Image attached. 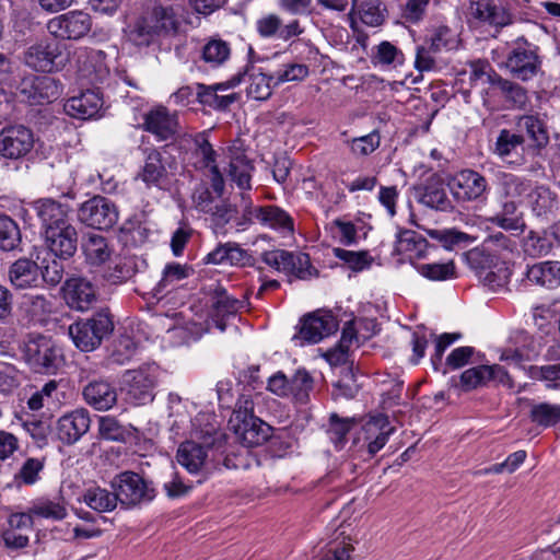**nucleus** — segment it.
<instances>
[{
  "instance_id": "29",
  "label": "nucleus",
  "mask_w": 560,
  "mask_h": 560,
  "mask_svg": "<svg viewBox=\"0 0 560 560\" xmlns=\"http://www.w3.org/2000/svg\"><path fill=\"white\" fill-rule=\"evenodd\" d=\"M33 208L45 231L70 222L71 208L51 198H42L33 203Z\"/></svg>"
},
{
  "instance_id": "44",
  "label": "nucleus",
  "mask_w": 560,
  "mask_h": 560,
  "mask_svg": "<svg viewBox=\"0 0 560 560\" xmlns=\"http://www.w3.org/2000/svg\"><path fill=\"white\" fill-rule=\"evenodd\" d=\"M22 242L19 224L9 215H0V249L11 252L16 249Z\"/></svg>"
},
{
  "instance_id": "20",
  "label": "nucleus",
  "mask_w": 560,
  "mask_h": 560,
  "mask_svg": "<svg viewBox=\"0 0 560 560\" xmlns=\"http://www.w3.org/2000/svg\"><path fill=\"white\" fill-rule=\"evenodd\" d=\"M66 303L75 311L84 312L96 302L97 295L94 284L82 277H71L62 285Z\"/></svg>"
},
{
  "instance_id": "45",
  "label": "nucleus",
  "mask_w": 560,
  "mask_h": 560,
  "mask_svg": "<svg viewBox=\"0 0 560 560\" xmlns=\"http://www.w3.org/2000/svg\"><path fill=\"white\" fill-rule=\"evenodd\" d=\"M524 252L532 257L546 256L553 246L551 232L544 231L541 233L530 231L524 240Z\"/></svg>"
},
{
  "instance_id": "7",
  "label": "nucleus",
  "mask_w": 560,
  "mask_h": 560,
  "mask_svg": "<svg viewBox=\"0 0 560 560\" xmlns=\"http://www.w3.org/2000/svg\"><path fill=\"white\" fill-rule=\"evenodd\" d=\"M504 65L513 78L528 81L541 69L538 48L526 39L518 38L508 52Z\"/></svg>"
},
{
  "instance_id": "42",
  "label": "nucleus",
  "mask_w": 560,
  "mask_h": 560,
  "mask_svg": "<svg viewBox=\"0 0 560 560\" xmlns=\"http://www.w3.org/2000/svg\"><path fill=\"white\" fill-rule=\"evenodd\" d=\"M489 372L488 365L474 366L465 370L458 380L453 377L452 383L463 392H470L479 386H485L490 381Z\"/></svg>"
},
{
  "instance_id": "40",
  "label": "nucleus",
  "mask_w": 560,
  "mask_h": 560,
  "mask_svg": "<svg viewBox=\"0 0 560 560\" xmlns=\"http://www.w3.org/2000/svg\"><path fill=\"white\" fill-rule=\"evenodd\" d=\"M419 201L432 209L448 211L453 208L446 190L438 182H429L421 189Z\"/></svg>"
},
{
  "instance_id": "55",
  "label": "nucleus",
  "mask_w": 560,
  "mask_h": 560,
  "mask_svg": "<svg viewBox=\"0 0 560 560\" xmlns=\"http://www.w3.org/2000/svg\"><path fill=\"white\" fill-rule=\"evenodd\" d=\"M469 80L471 85L478 81L487 82L490 85L495 84V79L500 78V74L495 72L489 61L483 59H477L469 62Z\"/></svg>"
},
{
  "instance_id": "49",
  "label": "nucleus",
  "mask_w": 560,
  "mask_h": 560,
  "mask_svg": "<svg viewBox=\"0 0 560 560\" xmlns=\"http://www.w3.org/2000/svg\"><path fill=\"white\" fill-rule=\"evenodd\" d=\"M529 418L537 425L544 428L553 427L560 421V405L548 402L533 405Z\"/></svg>"
},
{
  "instance_id": "22",
  "label": "nucleus",
  "mask_w": 560,
  "mask_h": 560,
  "mask_svg": "<svg viewBox=\"0 0 560 560\" xmlns=\"http://www.w3.org/2000/svg\"><path fill=\"white\" fill-rule=\"evenodd\" d=\"M143 127L158 140L166 141L177 135L179 122L176 113H171L164 106H158L144 115Z\"/></svg>"
},
{
  "instance_id": "58",
  "label": "nucleus",
  "mask_w": 560,
  "mask_h": 560,
  "mask_svg": "<svg viewBox=\"0 0 560 560\" xmlns=\"http://www.w3.org/2000/svg\"><path fill=\"white\" fill-rule=\"evenodd\" d=\"M429 4L430 0H406L400 16L407 23L418 24L424 19Z\"/></svg>"
},
{
  "instance_id": "39",
  "label": "nucleus",
  "mask_w": 560,
  "mask_h": 560,
  "mask_svg": "<svg viewBox=\"0 0 560 560\" xmlns=\"http://www.w3.org/2000/svg\"><path fill=\"white\" fill-rule=\"evenodd\" d=\"M85 504L96 512H110L116 509L118 498L116 491H108L98 486L88 488L83 493Z\"/></svg>"
},
{
  "instance_id": "32",
  "label": "nucleus",
  "mask_w": 560,
  "mask_h": 560,
  "mask_svg": "<svg viewBox=\"0 0 560 560\" xmlns=\"http://www.w3.org/2000/svg\"><path fill=\"white\" fill-rule=\"evenodd\" d=\"M82 250L86 261L93 266L105 264L113 254L108 240L96 233H88L83 237Z\"/></svg>"
},
{
  "instance_id": "15",
  "label": "nucleus",
  "mask_w": 560,
  "mask_h": 560,
  "mask_svg": "<svg viewBox=\"0 0 560 560\" xmlns=\"http://www.w3.org/2000/svg\"><path fill=\"white\" fill-rule=\"evenodd\" d=\"M338 326V320L330 312L317 311L305 315L301 319L299 335L294 336V339L317 343L335 334Z\"/></svg>"
},
{
  "instance_id": "48",
  "label": "nucleus",
  "mask_w": 560,
  "mask_h": 560,
  "mask_svg": "<svg viewBox=\"0 0 560 560\" xmlns=\"http://www.w3.org/2000/svg\"><path fill=\"white\" fill-rule=\"evenodd\" d=\"M354 423V418H340L337 413L330 415L327 434L337 448L341 450L345 446L347 434L351 431Z\"/></svg>"
},
{
  "instance_id": "14",
  "label": "nucleus",
  "mask_w": 560,
  "mask_h": 560,
  "mask_svg": "<svg viewBox=\"0 0 560 560\" xmlns=\"http://www.w3.org/2000/svg\"><path fill=\"white\" fill-rule=\"evenodd\" d=\"M34 147V136L24 125H11L0 131V155L19 160L27 155Z\"/></svg>"
},
{
  "instance_id": "5",
  "label": "nucleus",
  "mask_w": 560,
  "mask_h": 560,
  "mask_svg": "<svg viewBox=\"0 0 560 560\" xmlns=\"http://www.w3.org/2000/svg\"><path fill=\"white\" fill-rule=\"evenodd\" d=\"M23 354L36 373H55L62 363L61 350L51 338L42 335L30 338L24 346Z\"/></svg>"
},
{
  "instance_id": "47",
  "label": "nucleus",
  "mask_w": 560,
  "mask_h": 560,
  "mask_svg": "<svg viewBox=\"0 0 560 560\" xmlns=\"http://www.w3.org/2000/svg\"><path fill=\"white\" fill-rule=\"evenodd\" d=\"M419 275L431 281H445L456 278V268L452 260L447 262L417 264Z\"/></svg>"
},
{
  "instance_id": "36",
  "label": "nucleus",
  "mask_w": 560,
  "mask_h": 560,
  "mask_svg": "<svg viewBox=\"0 0 560 560\" xmlns=\"http://www.w3.org/2000/svg\"><path fill=\"white\" fill-rule=\"evenodd\" d=\"M517 131L526 132L537 149L545 148L549 142V135L544 121L535 115H522L515 122Z\"/></svg>"
},
{
  "instance_id": "8",
  "label": "nucleus",
  "mask_w": 560,
  "mask_h": 560,
  "mask_svg": "<svg viewBox=\"0 0 560 560\" xmlns=\"http://www.w3.org/2000/svg\"><path fill=\"white\" fill-rule=\"evenodd\" d=\"M93 20L83 10H72L51 18L47 24L48 33L58 40H80L92 30Z\"/></svg>"
},
{
  "instance_id": "59",
  "label": "nucleus",
  "mask_w": 560,
  "mask_h": 560,
  "mask_svg": "<svg viewBox=\"0 0 560 560\" xmlns=\"http://www.w3.org/2000/svg\"><path fill=\"white\" fill-rule=\"evenodd\" d=\"M308 67L303 63H289L282 70L272 74L276 78L275 86L284 82L302 81L308 75Z\"/></svg>"
},
{
  "instance_id": "46",
  "label": "nucleus",
  "mask_w": 560,
  "mask_h": 560,
  "mask_svg": "<svg viewBox=\"0 0 560 560\" xmlns=\"http://www.w3.org/2000/svg\"><path fill=\"white\" fill-rule=\"evenodd\" d=\"M313 390V378L305 370H299L289 378V396L299 402L306 404Z\"/></svg>"
},
{
  "instance_id": "50",
  "label": "nucleus",
  "mask_w": 560,
  "mask_h": 560,
  "mask_svg": "<svg viewBox=\"0 0 560 560\" xmlns=\"http://www.w3.org/2000/svg\"><path fill=\"white\" fill-rule=\"evenodd\" d=\"M230 52L226 42L212 38L202 47V59L212 67H218L229 58Z\"/></svg>"
},
{
  "instance_id": "19",
  "label": "nucleus",
  "mask_w": 560,
  "mask_h": 560,
  "mask_svg": "<svg viewBox=\"0 0 560 560\" xmlns=\"http://www.w3.org/2000/svg\"><path fill=\"white\" fill-rule=\"evenodd\" d=\"M104 100L95 90H86L80 95L68 98L63 105L65 113L72 118L89 120L102 116Z\"/></svg>"
},
{
  "instance_id": "63",
  "label": "nucleus",
  "mask_w": 560,
  "mask_h": 560,
  "mask_svg": "<svg viewBox=\"0 0 560 560\" xmlns=\"http://www.w3.org/2000/svg\"><path fill=\"white\" fill-rule=\"evenodd\" d=\"M135 275V268L127 261H118L114 267H108L104 272V279L112 283L118 284L127 281Z\"/></svg>"
},
{
  "instance_id": "18",
  "label": "nucleus",
  "mask_w": 560,
  "mask_h": 560,
  "mask_svg": "<svg viewBox=\"0 0 560 560\" xmlns=\"http://www.w3.org/2000/svg\"><path fill=\"white\" fill-rule=\"evenodd\" d=\"M44 238L55 257L68 259L77 253L79 234L71 222L45 231Z\"/></svg>"
},
{
  "instance_id": "33",
  "label": "nucleus",
  "mask_w": 560,
  "mask_h": 560,
  "mask_svg": "<svg viewBox=\"0 0 560 560\" xmlns=\"http://www.w3.org/2000/svg\"><path fill=\"white\" fill-rule=\"evenodd\" d=\"M427 248L428 242L421 234L412 230H401L397 234L394 252L409 258H421L424 257Z\"/></svg>"
},
{
  "instance_id": "52",
  "label": "nucleus",
  "mask_w": 560,
  "mask_h": 560,
  "mask_svg": "<svg viewBox=\"0 0 560 560\" xmlns=\"http://www.w3.org/2000/svg\"><path fill=\"white\" fill-rule=\"evenodd\" d=\"M58 382L51 380L44 384L40 389H37L27 400V407L37 411L49 404L57 400Z\"/></svg>"
},
{
  "instance_id": "37",
  "label": "nucleus",
  "mask_w": 560,
  "mask_h": 560,
  "mask_svg": "<svg viewBox=\"0 0 560 560\" xmlns=\"http://www.w3.org/2000/svg\"><path fill=\"white\" fill-rule=\"evenodd\" d=\"M528 203L536 217L548 219L557 208V195L547 186H537L528 194Z\"/></svg>"
},
{
  "instance_id": "10",
  "label": "nucleus",
  "mask_w": 560,
  "mask_h": 560,
  "mask_svg": "<svg viewBox=\"0 0 560 560\" xmlns=\"http://www.w3.org/2000/svg\"><path fill=\"white\" fill-rule=\"evenodd\" d=\"M78 219L86 226L108 230L118 221V209L109 199L94 196L80 205Z\"/></svg>"
},
{
  "instance_id": "17",
  "label": "nucleus",
  "mask_w": 560,
  "mask_h": 560,
  "mask_svg": "<svg viewBox=\"0 0 560 560\" xmlns=\"http://www.w3.org/2000/svg\"><path fill=\"white\" fill-rule=\"evenodd\" d=\"M229 159V176L238 188L249 190L252 188V175L255 170L253 161L247 156L244 142L241 139L232 141L226 149Z\"/></svg>"
},
{
  "instance_id": "57",
  "label": "nucleus",
  "mask_w": 560,
  "mask_h": 560,
  "mask_svg": "<svg viewBox=\"0 0 560 560\" xmlns=\"http://www.w3.org/2000/svg\"><path fill=\"white\" fill-rule=\"evenodd\" d=\"M190 268L177 262L167 264L163 270L162 279L158 283V291H167L177 281L189 276Z\"/></svg>"
},
{
  "instance_id": "27",
  "label": "nucleus",
  "mask_w": 560,
  "mask_h": 560,
  "mask_svg": "<svg viewBox=\"0 0 560 560\" xmlns=\"http://www.w3.org/2000/svg\"><path fill=\"white\" fill-rule=\"evenodd\" d=\"M143 154L144 162L137 177L148 187H160L168 178L167 162L163 153L155 148H145Z\"/></svg>"
},
{
  "instance_id": "2",
  "label": "nucleus",
  "mask_w": 560,
  "mask_h": 560,
  "mask_svg": "<svg viewBox=\"0 0 560 560\" xmlns=\"http://www.w3.org/2000/svg\"><path fill=\"white\" fill-rule=\"evenodd\" d=\"M176 28V15L171 0H154L152 7L129 25L127 36L136 46L147 47L161 35Z\"/></svg>"
},
{
  "instance_id": "23",
  "label": "nucleus",
  "mask_w": 560,
  "mask_h": 560,
  "mask_svg": "<svg viewBox=\"0 0 560 560\" xmlns=\"http://www.w3.org/2000/svg\"><path fill=\"white\" fill-rule=\"evenodd\" d=\"M90 424L89 411L84 408L75 409L58 419L57 436L65 444H74L89 431Z\"/></svg>"
},
{
  "instance_id": "26",
  "label": "nucleus",
  "mask_w": 560,
  "mask_h": 560,
  "mask_svg": "<svg viewBox=\"0 0 560 560\" xmlns=\"http://www.w3.org/2000/svg\"><path fill=\"white\" fill-rule=\"evenodd\" d=\"M75 57L80 72L91 83H102L108 77L109 70L105 65L104 51L84 47L75 51Z\"/></svg>"
},
{
  "instance_id": "28",
  "label": "nucleus",
  "mask_w": 560,
  "mask_h": 560,
  "mask_svg": "<svg viewBox=\"0 0 560 560\" xmlns=\"http://www.w3.org/2000/svg\"><path fill=\"white\" fill-rule=\"evenodd\" d=\"M394 428L384 415L371 417L363 425V441L366 444V451L370 456L380 452L388 441Z\"/></svg>"
},
{
  "instance_id": "25",
  "label": "nucleus",
  "mask_w": 560,
  "mask_h": 560,
  "mask_svg": "<svg viewBox=\"0 0 560 560\" xmlns=\"http://www.w3.org/2000/svg\"><path fill=\"white\" fill-rule=\"evenodd\" d=\"M40 267L30 258H19L8 269V280L15 290L40 287Z\"/></svg>"
},
{
  "instance_id": "13",
  "label": "nucleus",
  "mask_w": 560,
  "mask_h": 560,
  "mask_svg": "<svg viewBox=\"0 0 560 560\" xmlns=\"http://www.w3.org/2000/svg\"><path fill=\"white\" fill-rule=\"evenodd\" d=\"M62 51L58 43L40 40L30 46L23 54L24 63L39 72H52L62 68Z\"/></svg>"
},
{
  "instance_id": "31",
  "label": "nucleus",
  "mask_w": 560,
  "mask_h": 560,
  "mask_svg": "<svg viewBox=\"0 0 560 560\" xmlns=\"http://www.w3.org/2000/svg\"><path fill=\"white\" fill-rule=\"evenodd\" d=\"M242 307V302L228 294L222 287L214 289L211 296V317L215 322V326L221 330H225L224 318L233 316Z\"/></svg>"
},
{
  "instance_id": "35",
  "label": "nucleus",
  "mask_w": 560,
  "mask_h": 560,
  "mask_svg": "<svg viewBox=\"0 0 560 560\" xmlns=\"http://www.w3.org/2000/svg\"><path fill=\"white\" fill-rule=\"evenodd\" d=\"M526 277L532 283L555 288L560 284V262L544 261L535 264L527 269Z\"/></svg>"
},
{
  "instance_id": "60",
  "label": "nucleus",
  "mask_w": 560,
  "mask_h": 560,
  "mask_svg": "<svg viewBox=\"0 0 560 560\" xmlns=\"http://www.w3.org/2000/svg\"><path fill=\"white\" fill-rule=\"evenodd\" d=\"M31 513L40 517L61 521L67 516L65 505L54 501H43L31 508Z\"/></svg>"
},
{
  "instance_id": "21",
  "label": "nucleus",
  "mask_w": 560,
  "mask_h": 560,
  "mask_svg": "<svg viewBox=\"0 0 560 560\" xmlns=\"http://www.w3.org/2000/svg\"><path fill=\"white\" fill-rule=\"evenodd\" d=\"M254 221L271 229L293 231L291 217L281 208L269 205L262 207H247L244 210L243 221L238 225H245Z\"/></svg>"
},
{
  "instance_id": "53",
  "label": "nucleus",
  "mask_w": 560,
  "mask_h": 560,
  "mask_svg": "<svg viewBox=\"0 0 560 560\" xmlns=\"http://www.w3.org/2000/svg\"><path fill=\"white\" fill-rule=\"evenodd\" d=\"M98 431L103 439L117 442H125L130 435V431L126 427L109 416L100 418Z\"/></svg>"
},
{
  "instance_id": "3",
  "label": "nucleus",
  "mask_w": 560,
  "mask_h": 560,
  "mask_svg": "<svg viewBox=\"0 0 560 560\" xmlns=\"http://www.w3.org/2000/svg\"><path fill=\"white\" fill-rule=\"evenodd\" d=\"M229 424L242 444L248 447L264 444L271 435V427L254 415V400L247 394L237 398Z\"/></svg>"
},
{
  "instance_id": "9",
  "label": "nucleus",
  "mask_w": 560,
  "mask_h": 560,
  "mask_svg": "<svg viewBox=\"0 0 560 560\" xmlns=\"http://www.w3.org/2000/svg\"><path fill=\"white\" fill-rule=\"evenodd\" d=\"M447 186L459 202L485 201L490 191L488 179L475 170H462L448 178Z\"/></svg>"
},
{
  "instance_id": "41",
  "label": "nucleus",
  "mask_w": 560,
  "mask_h": 560,
  "mask_svg": "<svg viewBox=\"0 0 560 560\" xmlns=\"http://www.w3.org/2000/svg\"><path fill=\"white\" fill-rule=\"evenodd\" d=\"M493 86L499 90L501 96L509 104V107L522 109L526 105L528 100L527 91L520 84L500 75V78L495 79Z\"/></svg>"
},
{
  "instance_id": "54",
  "label": "nucleus",
  "mask_w": 560,
  "mask_h": 560,
  "mask_svg": "<svg viewBox=\"0 0 560 560\" xmlns=\"http://www.w3.org/2000/svg\"><path fill=\"white\" fill-rule=\"evenodd\" d=\"M332 252L335 257L342 260L354 271H362L372 264V258L369 256L368 252H352L339 247L334 248Z\"/></svg>"
},
{
  "instance_id": "64",
  "label": "nucleus",
  "mask_w": 560,
  "mask_h": 560,
  "mask_svg": "<svg viewBox=\"0 0 560 560\" xmlns=\"http://www.w3.org/2000/svg\"><path fill=\"white\" fill-rule=\"evenodd\" d=\"M57 258L58 257L51 259V261L40 267V285L45 282L49 285L55 287L61 282L63 278L65 268L63 264Z\"/></svg>"
},
{
  "instance_id": "62",
  "label": "nucleus",
  "mask_w": 560,
  "mask_h": 560,
  "mask_svg": "<svg viewBox=\"0 0 560 560\" xmlns=\"http://www.w3.org/2000/svg\"><path fill=\"white\" fill-rule=\"evenodd\" d=\"M374 59L381 65H400L404 55L394 44L384 40L377 45Z\"/></svg>"
},
{
  "instance_id": "12",
  "label": "nucleus",
  "mask_w": 560,
  "mask_h": 560,
  "mask_svg": "<svg viewBox=\"0 0 560 560\" xmlns=\"http://www.w3.org/2000/svg\"><path fill=\"white\" fill-rule=\"evenodd\" d=\"M18 93L22 101L31 105H38L58 98L61 91L56 79L48 75L30 74L21 80Z\"/></svg>"
},
{
  "instance_id": "56",
  "label": "nucleus",
  "mask_w": 560,
  "mask_h": 560,
  "mask_svg": "<svg viewBox=\"0 0 560 560\" xmlns=\"http://www.w3.org/2000/svg\"><path fill=\"white\" fill-rule=\"evenodd\" d=\"M293 256V253L282 249H275L262 253L261 258L262 261L266 262L268 266L279 271L290 273V270L294 269Z\"/></svg>"
},
{
  "instance_id": "38",
  "label": "nucleus",
  "mask_w": 560,
  "mask_h": 560,
  "mask_svg": "<svg viewBox=\"0 0 560 560\" xmlns=\"http://www.w3.org/2000/svg\"><path fill=\"white\" fill-rule=\"evenodd\" d=\"M44 458L27 457L21 464L8 487L21 489L24 486L35 485L40 479V472L44 470Z\"/></svg>"
},
{
  "instance_id": "11",
  "label": "nucleus",
  "mask_w": 560,
  "mask_h": 560,
  "mask_svg": "<svg viewBox=\"0 0 560 560\" xmlns=\"http://www.w3.org/2000/svg\"><path fill=\"white\" fill-rule=\"evenodd\" d=\"M469 16L472 25L490 27L494 32L512 23V14L502 0H471Z\"/></svg>"
},
{
  "instance_id": "16",
  "label": "nucleus",
  "mask_w": 560,
  "mask_h": 560,
  "mask_svg": "<svg viewBox=\"0 0 560 560\" xmlns=\"http://www.w3.org/2000/svg\"><path fill=\"white\" fill-rule=\"evenodd\" d=\"M126 397L133 405H145L154 398V387L156 383L155 370L151 368H141L128 371L125 376Z\"/></svg>"
},
{
  "instance_id": "1",
  "label": "nucleus",
  "mask_w": 560,
  "mask_h": 560,
  "mask_svg": "<svg viewBox=\"0 0 560 560\" xmlns=\"http://www.w3.org/2000/svg\"><path fill=\"white\" fill-rule=\"evenodd\" d=\"M209 419L205 415L197 417L194 431L196 440L185 441L178 446L176 458L190 474L200 472L207 463L209 451L224 441V433Z\"/></svg>"
},
{
  "instance_id": "4",
  "label": "nucleus",
  "mask_w": 560,
  "mask_h": 560,
  "mask_svg": "<svg viewBox=\"0 0 560 560\" xmlns=\"http://www.w3.org/2000/svg\"><path fill=\"white\" fill-rule=\"evenodd\" d=\"M68 330L78 349L84 352L93 351L113 332V315L108 308H101L91 317L71 324Z\"/></svg>"
},
{
  "instance_id": "51",
  "label": "nucleus",
  "mask_w": 560,
  "mask_h": 560,
  "mask_svg": "<svg viewBox=\"0 0 560 560\" xmlns=\"http://www.w3.org/2000/svg\"><path fill=\"white\" fill-rule=\"evenodd\" d=\"M276 78L265 73H257L250 77V83L247 88V95L257 101H266L272 94V84Z\"/></svg>"
},
{
  "instance_id": "61",
  "label": "nucleus",
  "mask_w": 560,
  "mask_h": 560,
  "mask_svg": "<svg viewBox=\"0 0 560 560\" xmlns=\"http://www.w3.org/2000/svg\"><path fill=\"white\" fill-rule=\"evenodd\" d=\"M430 45V49L438 50L452 49L455 44L452 30L448 26L440 25L435 27L425 40Z\"/></svg>"
},
{
  "instance_id": "43",
  "label": "nucleus",
  "mask_w": 560,
  "mask_h": 560,
  "mask_svg": "<svg viewBox=\"0 0 560 560\" xmlns=\"http://www.w3.org/2000/svg\"><path fill=\"white\" fill-rule=\"evenodd\" d=\"M358 13L363 24L377 27L385 22L387 9L381 0H365L358 5Z\"/></svg>"
},
{
  "instance_id": "30",
  "label": "nucleus",
  "mask_w": 560,
  "mask_h": 560,
  "mask_svg": "<svg viewBox=\"0 0 560 560\" xmlns=\"http://www.w3.org/2000/svg\"><path fill=\"white\" fill-rule=\"evenodd\" d=\"M85 402L98 411H106L117 402V389L107 381H93L82 390Z\"/></svg>"
},
{
  "instance_id": "34",
  "label": "nucleus",
  "mask_w": 560,
  "mask_h": 560,
  "mask_svg": "<svg viewBox=\"0 0 560 560\" xmlns=\"http://www.w3.org/2000/svg\"><path fill=\"white\" fill-rule=\"evenodd\" d=\"M524 142L525 139L523 135L512 132L508 129H502L500 130L497 138L494 152L508 164L513 166H521L524 163V158L520 156L513 160L511 156L518 147L524 144Z\"/></svg>"
},
{
  "instance_id": "6",
  "label": "nucleus",
  "mask_w": 560,
  "mask_h": 560,
  "mask_svg": "<svg viewBox=\"0 0 560 560\" xmlns=\"http://www.w3.org/2000/svg\"><path fill=\"white\" fill-rule=\"evenodd\" d=\"M110 487L116 491L120 504L126 506L150 502L155 498V489L152 482L130 470L117 474L112 479Z\"/></svg>"
},
{
  "instance_id": "24",
  "label": "nucleus",
  "mask_w": 560,
  "mask_h": 560,
  "mask_svg": "<svg viewBox=\"0 0 560 560\" xmlns=\"http://www.w3.org/2000/svg\"><path fill=\"white\" fill-rule=\"evenodd\" d=\"M256 30L262 38H278L283 42L300 36L304 32L299 20H292L283 25L282 19L276 13H269L258 19Z\"/></svg>"
}]
</instances>
